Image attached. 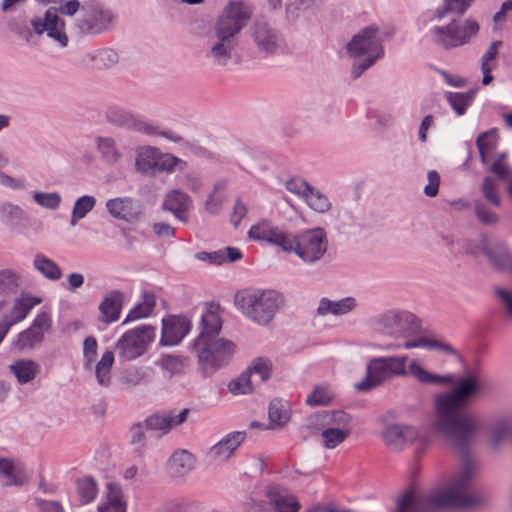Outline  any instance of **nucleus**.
<instances>
[{
  "mask_svg": "<svg viewBox=\"0 0 512 512\" xmlns=\"http://www.w3.org/2000/svg\"><path fill=\"white\" fill-rule=\"evenodd\" d=\"M392 377L409 373L423 385H454L453 389L439 394L434 401L436 418L434 429L460 454L462 466L460 474L450 488L440 495L429 498V504L437 508H470L481 502L475 495H466L471 485L475 465L470 453V445L478 429L477 418L464 414L463 410L474 397L484 390L483 376L478 370H469L458 379L453 374L438 375L424 369L413 360L406 370L408 356L383 357Z\"/></svg>",
  "mask_w": 512,
  "mask_h": 512,
  "instance_id": "nucleus-1",
  "label": "nucleus"
},
{
  "mask_svg": "<svg viewBox=\"0 0 512 512\" xmlns=\"http://www.w3.org/2000/svg\"><path fill=\"white\" fill-rule=\"evenodd\" d=\"M248 237L266 241L284 252H293L307 264L321 260L328 248L327 235L323 228L307 229L294 234L263 221L250 228Z\"/></svg>",
  "mask_w": 512,
  "mask_h": 512,
  "instance_id": "nucleus-2",
  "label": "nucleus"
},
{
  "mask_svg": "<svg viewBox=\"0 0 512 512\" xmlns=\"http://www.w3.org/2000/svg\"><path fill=\"white\" fill-rule=\"evenodd\" d=\"M251 9L243 2H229L217 18L208 38L209 50L206 56L214 64L226 66L238 46V34L247 25Z\"/></svg>",
  "mask_w": 512,
  "mask_h": 512,
  "instance_id": "nucleus-3",
  "label": "nucleus"
},
{
  "mask_svg": "<svg viewBox=\"0 0 512 512\" xmlns=\"http://www.w3.org/2000/svg\"><path fill=\"white\" fill-rule=\"evenodd\" d=\"M199 328L200 333L192 348L202 369L206 373H214L229 364L236 345L231 340L218 337L222 329V320L212 306L202 313Z\"/></svg>",
  "mask_w": 512,
  "mask_h": 512,
  "instance_id": "nucleus-4",
  "label": "nucleus"
},
{
  "mask_svg": "<svg viewBox=\"0 0 512 512\" xmlns=\"http://www.w3.org/2000/svg\"><path fill=\"white\" fill-rule=\"evenodd\" d=\"M234 304L249 320L267 326L284 305V297L276 290L245 289L235 294Z\"/></svg>",
  "mask_w": 512,
  "mask_h": 512,
  "instance_id": "nucleus-5",
  "label": "nucleus"
},
{
  "mask_svg": "<svg viewBox=\"0 0 512 512\" xmlns=\"http://www.w3.org/2000/svg\"><path fill=\"white\" fill-rule=\"evenodd\" d=\"M43 5L51 3L59 4L58 7H50L43 16H37L31 19L30 24L36 35L47 33V36L58 42L61 47L68 45V36L65 32L66 23L60 16L73 17L80 9L78 0H37Z\"/></svg>",
  "mask_w": 512,
  "mask_h": 512,
  "instance_id": "nucleus-6",
  "label": "nucleus"
},
{
  "mask_svg": "<svg viewBox=\"0 0 512 512\" xmlns=\"http://www.w3.org/2000/svg\"><path fill=\"white\" fill-rule=\"evenodd\" d=\"M105 119L110 125L117 128L148 136H161L174 143H181L183 141V137L177 132L170 129L162 130L157 124L121 106H109L105 111Z\"/></svg>",
  "mask_w": 512,
  "mask_h": 512,
  "instance_id": "nucleus-7",
  "label": "nucleus"
},
{
  "mask_svg": "<svg viewBox=\"0 0 512 512\" xmlns=\"http://www.w3.org/2000/svg\"><path fill=\"white\" fill-rule=\"evenodd\" d=\"M80 16L73 28L78 36H97L113 29L117 16L103 2L88 0L80 2Z\"/></svg>",
  "mask_w": 512,
  "mask_h": 512,
  "instance_id": "nucleus-8",
  "label": "nucleus"
},
{
  "mask_svg": "<svg viewBox=\"0 0 512 512\" xmlns=\"http://www.w3.org/2000/svg\"><path fill=\"white\" fill-rule=\"evenodd\" d=\"M370 326L383 335L407 338L421 330L417 317L407 311L387 310L370 319Z\"/></svg>",
  "mask_w": 512,
  "mask_h": 512,
  "instance_id": "nucleus-9",
  "label": "nucleus"
},
{
  "mask_svg": "<svg viewBox=\"0 0 512 512\" xmlns=\"http://www.w3.org/2000/svg\"><path fill=\"white\" fill-rule=\"evenodd\" d=\"M478 31V23L471 19L466 20L464 23L452 20L445 26H435L430 29L433 42L445 50L467 44Z\"/></svg>",
  "mask_w": 512,
  "mask_h": 512,
  "instance_id": "nucleus-10",
  "label": "nucleus"
},
{
  "mask_svg": "<svg viewBox=\"0 0 512 512\" xmlns=\"http://www.w3.org/2000/svg\"><path fill=\"white\" fill-rule=\"evenodd\" d=\"M384 33L376 24H371L358 33L347 43V53L354 58L372 57L379 60L384 56Z\"/></svg>",
  "mask_w": 512,
  "mask_h": 512,
  "instance_id": "nucleus-11",
  "label": "nucleus"
},
{
  "mask_svg": "<svg viewBox=\"0 0 512 512\" xmlns=\"http://www.w3.org/2000/svg\"><path fill=\"white\" fill-rule=\"evenodd\" d=\"M155 338V328L151 325H141L125 332L116 342L119 357L132 361L142 356Z\"/></svg>",
  "mask_w": 512,
  "mask_h": 512,
  "instance_id": "nucleus-12",
  "label": "nucleus"
},
{
  "mask_svg": "<svg viewBox=\"0 0 512 512\" xmlns=\"http://www.w3.org/2000/svg\"><path fill=\"white\" fill-rule=\"evenodd\" d=\"M250 35L262 58L279 54L284 48L282 33L269 21L257 19L250 27Z\"/></svg>",
  "mask_w": 512,
  "mask_h": 512,
  "instance_id": "nucleus-13",
  "label": "nucleus"
},
{
  "mask_svg": "<svg viewBox=\"0 0 512 512\" xmlns=\"http://www.w3.org/2000/svg\"><path fill=\"white\" fill-rule=\"evenodd\" d=\"M52 327L51 316L46 311H41L36 315L31 325L17 335V339L13 341V346L20 351L25 349H33L42 344L45 333L49 332Z\"/></svg>",
  "mask_w": 512,
  "mask_h": 512,
  "instance_id": "nucleus-14",
  "label": "nucleus"
},
{
  "mask_svg": "<svg viewBox=\"0 0 512 512\" xmlns=\"http://www.w3.org/2000/svg\"><path fill=\"white\" fill-rule=\"evenodd\" d=\"M192 328L191 321L184 315H169L162 319L159 344L174 346L179 344Z\"/></svg>",
  "mask_w": 512,
  "mask_h": 512,
  "instance_id": "nucleus-15",
  "label": "nucleus"
},
{
  "mask_svg": "<svg viewBox=\"0 0 512 512\" xmlns=\"http://www.w3.org/2000/svg\"><path fill=\"white\" fill-rule=\"evenodd\" d=\"M190 413L188 408L182 409L178 414L174 410L157 411L145 418L147 430L168 434L174 427L184 423Z\"/></svg>",
  "mask_w": 512,
  "mask_h": 512,
  "instance_id": "nucleus-16",
  "label": "nucleus"
},
{
  "mask_svg": "<svg viewBox=\"0 0 512 512\" xmlns=\"http://www.w3.org/2000/svg\"><path fill=\"white\" fill-rule=\"evenodd\" d=\"M106 208L111 216L127 222L139 220L143 212V204L131 197L109 199Z\"/></svg>",
  "mask_w": 512,
  "mask_h": 512,
  "instance_id": "nucleus-17",
  "label": "nucleus"
},
{
  "mask_svg": "<svg viewBox=\"0 0 512 512\" xmlns=\"http://www.w3.org/2000/svg\"><path fill=\"white\" fill-rule=\"evenodd\" d=\"M266 497L275 512H299L301 504L298 498L280 485H270Z\"/></svg>",
  "mask_w": 512,
  "mask_h": 512,
  "instance_id": "nucleus-18",
  "label": "nucleus"
},
{
  "mask_svg": "<svg viewBox=\"0 0 512 512\" xmlns=\"http://www.w3.org/2000/svg\"><path fill=\"white\" fill-rule=\"evenodd\" d=\"M392 378L383 357L372 359L366 368V377L356 383L358 391L368 392L381 385L385 380Z\"/></svg>",
  "mask_w": 512,
  "mask_h": 512,
  "instance_id": "nucleus-19",
  "label": "nucleus"
},
{
  "mask_svg": "<svg viewBox=\"0 0 512 512\" xmlns=\"http://www.w3.org/2000/svg\"><path fill=\"white\" fill-rule=\"evenodd\" d=\"M196 465V457L186 449H177L166 463V472L173 479L183 478L190 474Z\"/></svg>",
  "mask_w": 512,
  "mask_h": 512,
  "instance_id": "nucleus-20",
  "label": "nucleus"
},
{
  "mask_svg": "<svg viewBox=\"0 0 512 512\" xmlns=\"http://www.w3.org/2000/svg\"><path fill=\"white\" fill-rule=\"evenodd\" d=\"M124 300L125 294L120 290H111L105 294L98 306L99 320L105 324L116 322L120 318Z\"/></svg>",
  "mask_w": 512,
  "mask_h": 512,
  "instance_id": "nucleus-21",
  "label": "nucleus"
},
{
  "mask_svg": "<svg viewBox=\"0 0 512 512\" xmlns=\"http://www.w3.org/2000/svg\"><path fill=\"white\" fill-rule=\"evenodd\" d=\"M382 437L391 449L401 450L405 444L412 443L418 438V431L411 426L394 424L383 431Z\"/></svg>",
  "mask_w": 512,
  "mask_h": 512,
  "instance_id": "nucleus-22",
  "label": "nucleus"
},
{
  "mask_svg": "<svg viewBox=\"0 0 512 512\" xmlns=\"http://www.w3.org/2000/svg\"><path fill=\"white\" fill-rule=\"evenodd\" d=\"M246 437L245 432L234 431L213 445L209 451V457L215 461H226L235 452Z\"/></svg>",
  "mask_w": 512,
  "mask_h": 512,
  "instance_id": "nucleus-23",
  "label": "nucleus"
},
{
  "mask_svg": "<svg viewBox=\"0 0 512 512\" xmlns=\"http://www.w3.org/2000/svg\"><path fill=\"white\" fill-rule=\"evenodd\" d=\"M482 250L494 268L512 273V253L505 243L484 245Z\"/></svg>",
  "mask_w": 512,
  "mask_h": 512,
  "instance_id": "nucleus-24",
  "label": "nucleus"
},
{
  "mask_svg": "<svg viewBox=\"0 0 512 512\" xmlns=\"http://www.w3.org/2000/svg\"><path fill=\"white\" fill-rule=\"evenodd\" d=\"M191 203L192 201L188 194L180 190H172L166 195L162 208L173 213L180 221L187 222L188 216L186 212L190 208Z\"/></svg>",
  "mask_w": 512,
  "mask_h": 512,
  "instance_id": "nucleus-25",
  "label": "nucleus"
},
{
  "mask_svg": "<svg viewBox=\"0 0 512 512\" xmlns=\"http://www.w3.org/2000/svg\"><path fill=\"white\" fill-rule=\"evenodd\" d=\"M41 302V298L32 295H22L21 297L15 298L9 315L4 317L3 320L6 321V323H11L12 327L23 321L30 311Z\"/></svg>",
  "mask_w": 512,
  "mask_h": 512,
  "instance_id": "nucleus-26",
  "label": "nucleus"
},
{
  "mask_svg": "<svg viewBox=\"0 0 512 512\" xmlns=\"http://www.w3.org/2000/svg\"><path fill=\"white\" fill-rule=\"evenodd\" d=\"M96 150L103 163L113 166L121 161L123 154L117 141L111 136H97L95 138Z\"/></svg>",
  "mask_w": 512,
  "mask_h": 512,
  "instance_id": "nucleus-27",
  "label": "nucleus"
},
{
  "mask_svg": "<svg viewBox=\"0 0 512 512\" xmlns=\"http://www.w3.org/2000/svg\"><path fill=\"white\" fill-rule=\"evenodd\" d=\"M356 306L357 302L354 297L348 296L337 301L324 297L319 301L317 313L321 316H326L328 314L336 316L346 315L353 311Z\"/></svg>",
  "mask_w": 512,
  "mask_h": 512,
  "instance_id": "nucleus-28",
  "label": "nucleus"
},
{
  "mask_svg": "<svg viewBox=\"0 0 512 512\" xmlns=\"http://www.w3.org/2000/svg\"><path fill=\"white\" fill-rule=\"evenodd\" d=\"M156 307V295L151 290H142L141 301L128 312L122 324L151 316Z\"/></svg>",
  "mask_w": 512,
  "mask_h": 512,
  "instance_id": "nucleus-29",
  "label": "nucleus"
},
{
  "mask_svg": "<svg viewBox=\"0 0 512 512\" xmlns=\"http://www.w3.org/2000/svg\"><path fill=\"white\" fill-rule=\"evenodd\" d=\"M135 167L136 170L148 175H155V167L159 149L153 146H139L135 150Z\"/></svg>",
  "mask_w": 512,
  "mask_h": 512,
  "instance_id": "nucleus-30",
  "label": "nucleus"
},
{
  "mask_svg": "<svg viewBox=\"0 0 512 512\" xmlns=\"http://www.w3.org/2000/svg\"><path fill=\"white\" fill-rule=\"evenodd\" d=\"M0 475L6 480L7 486H23L29 482V475L22 467L15 466L8 458L0 457Z\"/></svg>",
  "mask_w": 512,
  "mask_h": 512,
  "instance_id": "nucleus-31",
  "label": "nucleus"
},
{
  "mask_svg": "<svg viewBox=\"0 0 512 512\" xmlns=\"http://www.w3.org/2000/svg\"><path fill=\"white\" fill-rule=\"evenodd\" d=\"M188 362V358L183 355L162 354L156 364L163 371L167 372L171 378L183 375L188 366Z\"/></svg>",
  "mask_w": 512,
  "mask_h": 512,
  "instance_id": "nucleus-32",
  "label": "nucleus"
},
{
  "mask_svg": "<svg viewBox=\"0 0 512 512\" xmlns=\"http://www.w3.org/2000/svg\"><path fill=\"white\" fill-rule=\"evenodd\" d=\"M22 284L21 274L12 269H0V297H9L16 294Z\"/></svg>",
  "mask_w": 512,
  "mask_h": 512,
  "instance_id": "nucleus-33",
  "label": "nucleus"
},
{
  "mask_svg": "<svg viewBox=\"0 0 512 512\" xmlns=\"http://www.w3.org/2000/svg\"><path fill=\"white\" fill-rule=\"evenodd\" d=\"M402 346L405 349L425 348L427 350H440L447 355L459 356L458 352L450 344L425 337H420L416 340H407Z\"/></svg>",
  "mask_w": 512,
  "mask_h": 512,
  "instance_id": "nucleus-34",
  "label": "nucleus"
},
{
  "mask_svg": "<svg viewBox=\"0 0 512 512\" xmlns=\"http://www.w3.org/2000/svg\"><path fill=\"white\" fill-rule=\"evenodd\" d=\"M9 370L20 384H26L35 379L39 365L32 360H18L9 366Z\"/></svg>",
  "mask_w": 512,
  "mask_h": 512,
  "instance_id": "nucleus-35",
  "label": "nucleus"
},
{
  "mask_svg": "<svg viewBox=\"0 0 512 512\" xmlns=\"http://www.w3.org/2000/svg\"><path fill=\"white\" fill-rule=\"evenodd\" d=\"M393 512H426V508L416 491L410 488L398 497Z\"/></svg>",
  "mask_w": 512,
  "mask_h": 512,
  "instance_id": "nucleus-36",
  "label": "nucleus"
},
{
  "mask_svg": "<svg viewBox=\"0 0 512 512\" xmlns=\"http://www.w3.org/2000/svg\"><path fill=\"white\" fill-rule=\"evenodd\" d=\"M33 268L50 281H57L62 277L59 265L42 253L34 256Z\"/></svg>",
  "mask_w": 512,
  "mask_h": 512,
  "instance_id": "nucleus-37",
  "label": "nucleus"
},
{
  "mask_svg": "<svg viewBox=\"0 0 512 512\" xmlns=\"http://www.w3.org/2000/svg\"><path fill=\"white\" fill-rule=\"evenodd\" d=\"M477 89L473 88L468 92H446L445 99L458 116L464 115L469 106L472 105Z\"/></svg>",
  "mask_w": 512,
  "mask_h": 512,
  "instance_id": "nucleus-38",
  "label": "nucleus"
},
{
  "mask_svg": "<svg viewBox=\"0 0 512 512\" xmlns=\"http://www.w3.org/2000/svg\"><path fill=\"white\" fill-rule=\"evenodd\" d=\"M114 364L112 351L103 353L100 361L95 365V376L100 386L108 387L111 384V369Z\"/></svg>",
  "mask_w": 512,
  "mask_h": 512,
  "instance_id": "nucleus-39",
  "label": "nucleus"
},
{
  "mask_svg": "<svg viewBox=\"0 0 512 512\" xmlns=\"http://www.w3.org/2000/svg\"><path fill=\"white\" fill-rule=\"evenodd\" d=\"M26 212L18 205L5 202L0 204V220L8 226H14L27 220Z\"/></svg>",
  "mask_w": 512,
  "mask_h": 512,
  "instance_id": "nucleus-40",
  "label": "nucleus"
},
{
  "mask_svg": "<svg viewBox=\"0 0 512 512\" xmlns=\"http://www.w3.org/2000/svg\"><path fill=\"white\" fill-rule=\"evenodd\" d=\"M77 493L81 504H89L93 502L98 494V485L91 476H85L77 480Z\"/></svg>",
  "mask_w": 512,
  "mask_h": 512,
  "instance_id": "nucleus-41",
  "label": "nucleus"
},
{
  "mask_svg": "<svg viewBox=\"0 0 512 512\" xmlns=\"http://www.w3.org/2000/svg\"><path fill=\"white\" fill-rule=\"evenodd\" d=\"M304 200L312 210L318 213H327L332 207L328 197L313 186L306 193Z\"/></svg>",
  "mask_w": 512,
  "mask_h": 512,
  "instance_id": "nucleus-42",
  "label": "nucleus"
},
{
  "mask_svg": "<svg viewBox=\"0 0 512 512\" xmlns=\"http://www.w3.org/2000/svg\"><path fill=\"white\" fill-rule=\"evenodd\" d=\"M511 429V423L507 419H502L496 422L490 430L489 442L491 447L493 449H498L504 440L510 435Z\"/></svg>",
  "mask_w": 512,
  "mask_h": 512,
  "instance_id": "nucleus-43",
  "label": "nucleus"
},
{
  "mask_svg": "<svg viewBox=\"0 0 512 512\" xmlns=\"http://www.w3.org/2000/svg\"><path fill=\"white\" fill-rule=\"evenodd\" d=\"M495 129L480 133L476 139V145L479 151L480 160L483 164L488 161V155L495 146Z\"/></svg>",
  "mask_w": 512,
  "mask_h": 512,
  "instance_id": "nucleus-44",
  "label": "nucleus"
},
{
  "mask_svg": "<svg viewBox=\"0 0 512 512\" xmlns=\"http://www.w3.org/2000/svg\"><path fill=\"white\" fill-rule=\"evenodd\" d=\"M268 414L272 428L284 425L289 419L286 405L277 399L270 402Z\"/></svg>",
  "mask_w": 512,
  "mask_h": 512,
  "instance_id": "nucleus-45",
  "label": "nucleus"
},
{
  "mask_svg": "<svg viewBox=\"0 0 512 512\" xmlns=\"http://www.w3.org/2000/svg\"><path fill=\"white\" fill-rule=\"evenodd\" d=\"M350 434L346 428H327L322 431L321 437L327 449H334L341 444Z\"/></svg>",
  "mask_w": 512,
  "mask_h": 512,
  "instance_id": "nucleus-46",
  "label": "nucleus"
},
{
  "mask_svg": "<svg viewBox=\"0 0 512 512\" xmlns=\"http://www.w3.org/2000/svg\"><path fill=\"white\" fill-rule=\"evenodd\" d=\"M98 355V342L94 336H87L83 341V367L91 370Z\"/></svg>",
  "mask_w": 512,
  "mask_h": 512,
  "instance_id": "nucleus-47",
  "label": "nucleus"
},
{
  "mask_svg": "<svg viewBox=\"0 0 512 512\" xmlns=\"http://www.w3.org/2000/svg\"><path fill=\"white\" fill-rule=\"evenodd\" d=\"M32 197L38 205L50 210L58 209L62 201L58 192L35 191Z\"/></svg>",
  "mask_w": 512,
  "mask_h": 512,
  "instance_id": "nucleus-48",
  "label": "nucleus"
},
{
  "mask_svg": "<svg viewBox=\"0 0 512 512\" xmlns=\"http://www.w3.org/2000/svg\"><path fill=\"white\" fill-rule=\"evenodd\" d=\"M481 192L484 198L493 206L499 207L501 199L498 194V182L496 179L486 176L481 185Z\"/></svg>",
  "mask_w": 512,
  "mask_h": 512,
  "instance_id": "nucleus-49",
  "label": "nucleus"
},
{
  "mask_svg": "<svg viewBox=\"0 0 512 512\" xmlns=\"http://www.w3.org/2000/svg\"><path fill=\"white\" fill-rule=\"evenodd\" d=\"M228 390L233 395L249 394L253 391V385L249 373L245 371L237 378L232 379L228 384Z\"/></svg>",
  "mask_w": 512,
  "mask_h": 512,
  "instance_id": "nucleus-50",
  "label": "nucleus"
},
{
  "mask_svg": "<svg viewBox=\"0 0 512 512\" xmlns=\"http://www.w3.org/2000/svg\"><path fill=\"white\" fill-rule=\"evenodd\" d=\"M474 212L478 221L483 225L492 226L499 222V216L480 200L474 202Z\"/></svg>",
  "mask_w": 512,
  "mask_h": 512,
  "instance_id": "nucleus-51",
  "label": "nucleus"
},
{
  "mask_svg": "<svg viewBox=\"0 0 512 512\" xmlns=\"http://www.w3.org/2000/svg\"><path fill=\"white\" fill-rule=\"evenodd\" d=\"M245 372L249 373L250 378L252 374H258L261 381H267L271 374V362L267 358H256L248 366Z\"/></svg>",
  "mask_w": 512,
  "mask_h": 512,
  "instance_id": "nucleus-52",
  "label": "nucleus"
},
{
  "mask_svg": "<svg viewBox=\"0 0 512 512\" xmlns=\"http://www.w3.org/2000/svg\"><path fill=\"white\" fill-rule=\"evenodd\" d=\"M181 163H184V161L181 160L180 158H178L172 154H169V153L163 154L159 151V154L157 157V163H156V167H155V175L157 173H162V172H168V173L174 172L176 166Z\"/></svg>",
  "mask_w": 512,
  "mask_h": 512,
  "instance_id": "nucleus-53",
  "label": "nucleus"
},
{
  "mask_svg": "<svg viewBox=\"0 0 512 512\" xmlns=\"http://www.w3.org/2000/svg\"><path fill=\"white\" fill-rule=\"evenodd\" d=\"M105 505H112V507L118 511L123 512V506H126V502L123 500V494L121 487L116 483L107 484V503Z\"/></svg>",
  "mask_w": 512,
  "mask_h": 512,
  "instance_id": "nucleus-54",
  "label": "nucleus"
},
{
  "mask_svg": "<svg viewBox=\"0 0 512 512\" xmlns=\"http://www.w3.org/2000/svg\"><path fill=\"white\" fill-rule=\"evenodd\" d=\"M472 2L473 0H444V9H438L435 12V16L436 18L441 19L447 12L463 14Z\"/></svg>",
  "mask_w": 512,
  "mask_h": 512,
  "instance_id": "nucleus-55",
  "label": "nucleus"
},
{
  "mask_svg": "<svg viewBox=\"0 0 512 512\" xmlns=\"http://www.w3.org/2000/svg\"><path fill=\"white\" fill-rule=\"evenodd\" d=\"M96 205V198L90 195H84L79 197L73 207V211L75 212L76 217H86V215L94 208Z\"/></svg>",
  "mask_w": 512,
  "mask_h": 512,
  "instance_id": "nucleus-56",
  "label": "nucleus"
},
{
  "mask_svg": "<svg viewBox=\"0 0 512 512\" xmlns=\"http://www.w3.org/2000/svg\"><path fill=\"white\" fill-rule=\"evenodd\" d=\"M8 28L11 32L23 38L26 41V43H31L33 33L35 34L34 30L32 29L31 31L26 23L21 22L15 18L9 20Z\"/></svg>",
  "mask_w": 512,
  "mask_h": 512,
  "instance_id": "nucleus-57",
  "label": "nucleus"
},
{
  "mask_svg": "<svg viewBox=\"0 0 512 512\" xmlns=\"http://www.w3.org/2000/svg\"><path fill=\"white\" fill-rule=\"evenodd\" d=\"M331 394L323 387H315L314 391L307 397L306 403L310 406H322L330 403Z\"/></svg>",
  "mask_w": 512,
  "mask_h": 512,
  "instance_id": "nucleus-58",
  "label": "nucleus"
},
{
  "mask_svg": "<svg viewBox=\"0 0 512 512\" xmlns=\"http://www.w3.org/2000/svg\"><path fill=\"white\" fill-rule=\"evenodd\" d=\"M495 295L499 298L501 302L505 318L509 322H512V292L497 287L495 288Z\"/></svg>",
  "mask_w": 512,
  "mask_h": 512,
  "instance_id": "nucleus-59",
  "label": "nucleus"
},
{
  "mask_svg": "<svg viewBox=\"0 0 512 512\" xmlns=\"http://www.w3.org/2000/svg\"><path fill=\"white\" fill-rule=\"evenodd\" d=\"M98 68H110L119 60L118 53L110 48L97 51Z\"/></svg>",
  "mask_w": 512,
  "mask_h": 512,
  "instance_id": "nucleus-60",
  "label": "nucleus"
},
{
  "mask_svg": "<svg viewBox=\"0 0 512 512\" xmlns=\"http://www.w3.org/2000/svg\"><path fill=\"white\" fill-rule=\"evenodd\" d=\"M147 430L144 421L134 423L130 428V442L133 445L143 447L145 445Z\"/></svg>",
  "mask_w": 512,
  "mask_h": 512,
  "instance_id": "nucleus-61",
  "label": "nucleus"
},
{
  "mask_svg": "<svg viewBox=\"0 0 512 512\" xmlns=\"http://www.w3.org/2000/svg\"><path fill=\"white\" fill-rule=\"evenodd\" d=\"M428 183L424 187V194L428 197H435L439 192L440 175L435 170H430L427 173Z\"/></svg>",
  "mask_w": 512,
  "mask_h": 512,
  "instance_id": "nucleus-62",
  "label": "nucleus"
},
{
  "mask_svg": "<svg viewBox=\"0 0 512 512\" xmlns=\"http://www.w3.org/2000/svg\"><path fill=\"white\" fill-rule=\"evenodd\" d=\"M489 171L493 173L499 180L508 179L512 171L506 162H501V159H495L489 168Z\"/></svg>",
  "mask_w": 512,
  "mask_h": 512,
  "instance_id": "nucleus-63",
  "label": "nucleus"
},
{
  "mask_svg": "<svg viewBox=\"0 0 512 512\" xmlns=\"http://www.w3.org/2000/svg\"><path fill=\"white\" fill-rule=\"evenodd\" d=\"M35 503L40 512H65V509L59 501L36 498Z\"/></svg>",
  "mask_w": 512,
  "mask_h": 512,
  "instance_id": "nucleus-64",
  "label": "nucleus"
}]
</instances>
